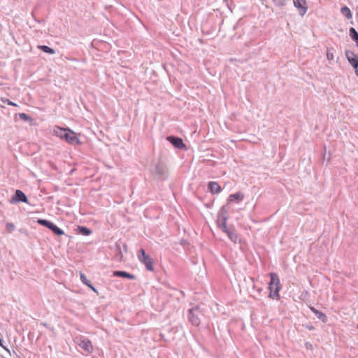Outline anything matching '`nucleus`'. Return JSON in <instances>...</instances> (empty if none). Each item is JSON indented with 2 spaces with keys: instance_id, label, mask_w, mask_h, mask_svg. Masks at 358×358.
I'll return each mask as SVG.
<instances>
[{
  "instance_id": "nucleus-1",
  "label": "nucleus",
  "mask_w": 358,
  "mask_h": 358,
  "mask_svg": "<svg viewBox=\"0 0 358 358\" xmlns=\"http://www.w3.org/2000/svg\"><path fill=\"white\" fill-rule=\"evenodd\" d=\"M53 134L60 138L65 140L69 144L78 145L80 143L76 134L69 129L62 128L57 126L53 129Z\"/></svg>"
},
{
  "instance_id": "nucleus-2",
  "label": "nucleus",
  "mask_w": 358,
  "mask_h": 358,
  "mask_svg": "<svg viewBox=\"0 0 358 358\" xmlns=\"http://www.w3.org/2000/svg\"><path fill=\"white\" fill-rule=\"evenodd\" d=\"M271 281L268 285L270 289L269 296L273 299H278L279 291L280 289V280L278 275L275 273H270Z\"/></svg>"
},
{
  "instance_id": "nucleus-3",
  "label": "nucleus",
  "mask_w": 358,
  "mask_h": 358,
  "mask_svg": "<svg viewBox=\"0 0 358 358\" xmlns=\"http://www.w3.org/2000/svg\"><path fill=\"white\" fill-rule=\"evenodd\" d=\"M228 220V212L227 210L223 207L222 208L218 213H217V224L223 231H227L228 228L227 227V221Z\"/></svg>"
},
{
  "instance_id": "nucleus-4",
  "label": "nucleus",
  "mask_w": 358,
  "mask_h": 358,
  "mask_svg": "<svg viewBox=\"0 0 358 358\" xmlns=\"http://www.w3.org/2000/svg\"><path fill=\"white\" fill-rule=\"evenodd\" d=\"M138 259L140 261V262L145 265L147 270L150 271L154 270L153 261L152 258L145 253V250L143 248L140 249L139 250Z\"/></svg>"
},
{
  "instance_id": "nucleus-5",
  "label": "nucleus",
  "mask_w": 358,
  "mask_h": 358,
  "mask_svg": "<svg viewBox=\"0 0 358 358\" xmlns=\"http://www.w3.org/2000/svg\"><path fill=\"white\" fill-rule=\"evenodd\" d=\"M38 223L48 227L50 229L52 232H54L57 235H63L64 234V231L59 228L57 225H55L54 223L43 219H39L38 220Z\"/></svg>"
},
{
  "instance_id": "nucleus-6",
  "label": "nucleus",
  "mask_w": 358,
  "mask_h": 358,
  "mask_svg": "<svg viewBox=\"0 0 358 358\" xmlns=\"http://www.w3.org/2000/svg\"><path fill=\"white\" fill-rule=\"evenodd\" d=\"M293 3L298 9L299 15L303 16L308 10L306 0H293Z\"/></svg>"
},
{
  "instance_id": "nucleus-7",
  "label": "nucleus",
  "mask_w": 358,
  "mask_h": 358,
  "mask_svg": "<svg viewBox=\"0 0 358 358\" xmlns=\"http://www.w3.org/2000/svg\"><path fill=\"white\" fill-rule=\"evenodd\" d=\"M345 56L350 64L357 70L358 69V58L355 54L352 51L347 50Z\"/></svg>"
},
{
  "instance_id": "nucleus-8",
  "label": "nucleus",
  "mask_w": 358,
  "mask_h": 358,
  "mask_svg": "<svg viewBox=\"0 0 358 358\" xmlns=\"http://www.w3.org/2000/svg\"><path fill=\"white\" fill-rule=\"evenodd\" d=\"M166 139L176 148L182 149L185 148V145L180 138L170 136H168Z\"/></svg>"
},
{
  "instance_id": "nucleus-9",
  "label": "nucleus",
  "mask_w": 358,
  "mask_h": 358,
  "mask_svg": "<svg viewBox=\"0 0 358 358\" xmlns=\"http://www.w3.org/2000/svg\"><path fill=\"white\" fill-rule=\"evenodd\" d=\"M13 202H24L26 203L27 201V199L26 195L21 190H16L15 193L14 194V196L13 197Z\"/></svg>"
},
{
  "instance_id": "nucleus-10",
  "label": "nucleus",
  "mask_w": 358,
  "mask_h": 358,
  "mask_svg": "<svg viewBox=\"0 0 358 358\" xmlns=\"http://www.w3.org/2000/svg\"><path fill=\"white\" fill-rule=\"evenodd\" d=\"M80 347L88 353H91L93 351V346L92 343L88 339H84L79 343Z\"/></svg>"
},
{
  "instance_id": "nucleus-11",
  "label": "nucleus",
  "mask_w": 358,
  "mask_h": 358,
  "mask_svg": "<svg viewBox=\"0 0 358 358\" xmlns=\"http://www.w3.org/2000/svg\"><path fill=\"white\" fill-rule=\"evenodd\" d=\"M113 275L115 277L126 278L130 280H134L136 278L134 275L123 271H115L113 272Z\"/></svg>"
},
{
  "instance_id": "nucleus-12",
  "label": "nucleus",
  "mask_w": 358,
  "mask_h": 358,
  "mask_svg": "<svg viewBox=\"0 0 358 358\" xmlns=\"http://www.w3.org/2000/svg\"><path fill=\"white\" fill-rule=\"evenodd\" d=\"M208 189L213 194H218L222 189L217 182L211 181L208 183Z\"/></svg>"
},
{
  "instance_id": "nucleus-13",
  "label": "nucleus",
  "mask_w": 358,
  "mask_h": 358,
  "mask_svg": "<svg viewBox=\"0 0 358 358\" xmlns=\"http://www.w3.org/2000/svg\"><path fill=\"white\" fill-rule=\"evenodd\" d=\"M80 280L83 284L89 287L92 290H93L95 293L98 294L97 289L91 284L90 281L87 280L86 276L80 273Z\"/></svg>"
},
{
  "instance_id": "nucleus-14",
  "label": "nucleus",
  "mask_w": 358,
  "mask_h": 358,
  "mask_svg": "<svg viewBox=\"0 0 358 358\" xmlns=\"http://www.w3.org/2000/svg\"><path fill=\"white\" fill-rule=\"evenodd\" d=\"M244 198V195L241 192H236L235 194H230L228 199V201L230 202L232 200H236L237 203L242 201Z\"/></svg>"
},
{
  "instance_id": "nucleus-15",
  "label": "nucleus",
  "mask_w": 358,
  "mask_h": 358,
  "mask_svg": "<svg viewBox=\"0 0 358 358\" xmlns=\"http://www.w3.org/2000/svg\"><path fill=\"white\" fill-rule=\"evenodd\" d=\"M349 35L351 38L355 41L357 46L358 47V32L354 27H351L349 30Z\"/></svg>"
},
{
  "instance_id": "nucleus-16",
  "label": "nucleus",
  "mask_w": 358,
  "mask_h": 358,
  "mask_svg": "<svg viewBox=\"0 0 358 358\" xmlns=\"http://www.w3.org/2000/svg\"><path fill=\"white\" fill-rule=\"evenodd\" d=\"M341 13L343 15H345L347 17V19H348V20H350L352 17V14L351 13L350 9L346 6H345L341 8Z\"/></svg>"
},
{
  "instance_id": "nucleus-17",
  "label": "nucleus",
  "mask_w": 358,
  "mask_h": 358,
  "mask_svg": "<svg viewBox=\"0 0 358 358\" xmlns=\"http://www.w3.org/2000/svg\"><path fill=\"white\" fill-rule=\"evenodd\" d=\"M224 232L227 234L228 237L229 238V239L232 242H234V243H237V241H238V236H237V234L234 231H230L228 229L227 231H224Z\"/></svg>"
},
{
  "instance_id": "nucleus-18",
  "label": "nucleus",
  "mask_w": 358,
  "mask_h": 358,
  "mask_svg": "<svg viewBox=\"0 0 358 358\" xmlns=\"http://www.w3.org/2000/svg\"><path fill=\"white\" fill-rule=\"evenodd\" d=\"M155 173L159 176H163L165 173V169L162 165L157 164L155 168Z\"/></svg>"
},
{
  "instance_id": "nucleus-19",
  "label": "nucleus",
  "mask_w": 358,
  "mask_h": 358,
  "mask_svg": "<svg viewBox=\"0 0 358 358\" xmlns=\"http://www.w3.org/2000/svg\"><path fill=\"white\" fill-rule=\"evenodd\" d=\"M39 48L46 53H49L51 55H53L55 53V50L53 48H52L49 46H47V45H41V46H39Z\"/></svg>"
},
{
  "instance_id": "nucleus-20",
  "label": "nucleus",
  "mask_w": 358,
  "mask_h": 358,
  "mask_svg": "<svg viewBox=\"0 0 358 358\" xmlns=\"http://www.w3.org/2000/svg\"><path fill=\"white\" fill-rule=\"evenodd\" d=\"M189 320L192 322V324L195 326H198L199 324L200 320L197 317V315H191L189 317Z\"/></svg>"
},
{
  "instance_id": "nucleus-21",
  "label": "nucleus",
  "mask_w": 358,
  "mask_h": 358,
  "mask_svg": "<svg viewBox=\"0 0 358 358\" xmlns=\"http://www.w3.org/2000/svg\"><path fill=\"white\" fill-rule=\"evenodd\" d=\"M78 230L79 232L84 236H89L92 233L91 230L85 227H79Z\"/></svg>"
},
{
  "instance_id": "nucleus-22",
  "label": "nucleus",
  "mask_w": 358,
  "mask_h": 358,
  "mask_svg": "<svg viewBox=\"0 0 358 358\" xmlns=\"http://www.w3.org/2000/svg\"><path fill=\"white\" fill-rule=\"evenodd\" d=\"M6 228L9 232H12L13 231H14L15 227L13 223L7 222L6 224Z\"/></svg>"
},
{
  "instance_id": "nucleus-23",
  "label": "nucleus",
  "mask_w": 358,
  "mask_h": 358,
  "mask_svg": "<svg viewBox=\"0 0 358 358\" xmlns=\"http://www.w3.org/2000/svg\"><path fill=\"white\" fill-rule=\"evenodd\" d=\"M273 3L277 6H283L285 5V0H273Z\"/></svg>"
},
{
  "instance_id": "nucleus-24",
  "label": "nucleus",
  "mask_w": 358,
  "mask_h": 358,
  "mask_svg": "<svg viewBox=\"0 0 358 358\" xmlns=\"http://www.w3.org/2000/svg\"><path fill=\"white\" fill-rule=\"evenodd\" d=\"M327 58L328 60H333L334 57V53L332 52V50H327Z\"/></svg>"
},
{
  "instance_id": "nucleus-25",
  "label": "nucleus",
  "mask_w": 358,
  "mask_h": 358,
  "mask_svg": "<svg viewBox=\"0 0 358 358\" xmlns=\"http://www.w3.org/2000/svg\"><path fill=\"white\" fill-rule=\"evenodd\" d=\"M19 117L24 121H28V120H31V117L28 115H27L26 113H20Z\"/></svg>"
},
{
  "instance_id": "nucleus-26",
  "label": "nucleus",
  "mask_w": 358,
  "mask_h": 358,
  "mask_svg": "<svg viewBox=\"0 0 358 358\" xmlns=\"http://www.w3.org/2000/svg\"><path fill=\"white\" fill-rule=\"evenodd\" d=\"M1 101L3 103H6L8 105H10V106H17V104L15 103L14 102L10 101L9 99H5V98H1Z\"/></svg>"
},
{
  "instance_id": "nucleus-27",
  "label": "nucleus",
  "mask_w": 358,
  "mask_h": 358,
  "mask_svg": "<svg viewBox=\"0 0 358 358\" xmlns=\"http://www.w3.org/2000/svg\"><path fill=\"white\" fill-rule=\"evenodd\" d=\"M320 318L322 319V322H325V315L321 314L320 315Z\"/></svg>"
},
{
  "instance_id": "nucleus-28",
  "label": "nucleus",
  "mask_w": 358,
  "mask_h": 358,
  "mask_svg": "<svg viewBox=\"0 0 358 358\" xmlns=\"http://www.w3.org/2000/svg\"><path fill=\"white\" fill-rule=\"evenodd\" d=\"M0 346L3 347V348H5V347L3 345V343H2V340L1 338H0Z\"/></svg>"
},
{
  "instance_id": "nucleus-29",
  "label": "nucleus",
  "mask_w": 358,
  "mask_h": 358,
  "mask_svg": "<svg viewBox=\"0 0 358 358\" xmlns=\"http://www.w3.org/2000/svg\"><path fill=\"white\" fill-rule=\"evenodd\" d=\"M355 74L358 77V69L357 70H355Z\"/></svg>"
},
{
  "instance_id": "nucleus-30",
  "label": "nucleus",
  "mask_w": 358,
  "mask_h": 358,
  "mask_svg": "<svg viewBox=\"0 0 358 358\" xmlns=\"http://www.w3.org/2000/svg\"><path fill=\"white\" fill-rule=\"evenodd\" d=\"M315 313L318 314V313H320V312H318L317 310H315Z\"/></svg>"
},
{
  "instance_id": "nucleus-31",
  "label": "nucleus",
  "mask_w": 358,
  "mask_h": 358,
  "mask_svg": "<svg viewBox=\"0 0 358 358\" xmlns=\"http://www.w3.org/2000/svg\"><path fill=\"white\" fill-rule=\"evenodd\" d=\"M116 247H117L118 249H120V247H119V245H116Z\"/></svg>"
},
{
  "instance_id": "nucleus-32",
  "label": "nucleus",
  "mask_w": 358,
  "mask_h": 358,
  "mask_svg": "<svg viewBox=\"0 0 358 358\" xmlns=\"http://www.w3.org/2000/svg\"><path fill=\"white\" fill-rule=\"evenodd\" d=\"M357 15H358V6L357 7Z\"/></svg>"
},
{
  "instance_id": "nucleus-33",
  "label": "nucleus",
  "mask_w": 358,
  "mask_h": 358,
  "mask_svg": "<svg viewBox=\"0 0 358 358\" xmlns=\"http://www.w3.org/2000/svg\"><path fill=\"white\" fill-rule=\"evenodd\" d=\"M357 328H358V325H357Z\"/></svg>"
}]
</instances>
